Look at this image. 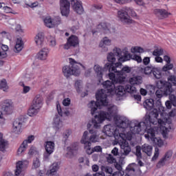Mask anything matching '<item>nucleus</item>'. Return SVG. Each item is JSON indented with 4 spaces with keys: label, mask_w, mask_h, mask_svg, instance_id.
Instances as JSON below:
<instances>
[{
    "label": "nucleus",
    "mask_w": 176,
    "mask_h": 176,
    "mask_svg": "<svg viewBox=\"0 0 176 176\" xmlns=\"http://www.w3.org/2000/svg\"><path fill=\"white\" fill-rule=\"evenodd\" d=\"M2 133H0V151L1 152H5L6 149V146H8V141L6 140H3Z\"/></svg>",
    "instance_id": "34"
},
{
    "label": "nucleus",
    "mask_w": 176,
    "mask_h": 176,
    "mask_svg": "<svg viewBox=\"0 0 176 176\" xmlns=\"http://www.w3.org/2000/svg\"><path fill=\"white\" fill-rule=\"evenodd\" d=\"M112 81L107 80L102 83L104 89H107V93H112L115 90V93L120 97H123L126 93H130L131 94L135 93V87L131 85H126L124 87L122 85H117L118 83H123L126 80V77H122L119 76L116 78L111 79Z\"/></svg>",
    "instance_id": "3"
},
{
    "label": "nucleus",
    "mask_w": 176,
    "mask_h": 176,
    "mask_svg": "<svg viewBox=\"0 0 176 176\" xmlns=\"http://www.w3.org/2000/svg\"><path fill=\"white\" fill-rule=\"evenodd\" d=\"M87 138L89 142H97L98 141L97 131H94V129L89 130V132H88L87 134Z\"/></svg>",
    "instance_id": "26"
},
{
    "label": "nucleus",
    "mask_w": 176,
    "mask_h": 176,
    "mask_svg": "<svg viewBox=\"0 0 176 176\" xmlns=\"http://www.w3.org/2000/svg\"><path fill=\"white\" fill-rule=\"evenodd\" d=\"M107 160L108 163L112 164V163H116V159L113 157V155L111 154H109L108 156L107 157Z\"/></svg>",
    "instance_id": "54"
},
{
    "label": "nucleus",
    "mask_w": 176,
    "mask_h": 176,
    "mask_svg": "<svg viewBox=\"0 0 176 176\" xmlns=\"http://www.w3.org/2000/svg\"><path fill=\"white\" fill-rule=\"evenodd\" d=\"M57 170H58V164L57 163H54L51 166L50 173L51 175H54L57 173Z\"/></svg>",
    "instance_id": "45"
},
{
    "label": "nucleus",
    "mask_w": 176,
    "mask_h": 176,
    "mask_svg": "<svg viewBox=\"0 0 176 176\" xmlns=\"http://www.w3.org/2000/svg\"><path fill=\"white\" fill-rule=\"evenodd\" d=\"M40 109H37L34 106H31L28 110L29 116H34V115H36L39 112Z\"/></svg>",
    "instance_id": "39"
},
{
    "label": "nucleus",
    "mask_w": 176,
    "mask_h": 176,
    "mask_svg": "<svg viewBox=\"0 0 176 176\" xmlns=\"http://www.w3.org/2000/svg\"><path fill=\"white\" fill-rule=\"evenodd\" d=\"M0 89L3 91H6V90L9 89V86H8V82L6 79H3L0 81Z\"/></svg>",
    "instance_id": "40"
},
{
    "label": "nucleus",
    "mask_w": 176,
    "mask_h": 176,
    "mask_svg": "<svg viewBox=\"0 0 176 176\" xmlns=\"http://www.w3.org/2000/svg\"><path fill=\"white\" fill-rule=\"evenodd\" d=\"M154 14L156 15L159 19H164L166 17H168V16H170L171 14L167 12L166 10L155 9L154 10Z\"/></svg>",
    "instance_id": "25"
},
{
    "label": "nucleus",
    "mask_w": 176,
    "mask_h": 176,
    "mask_svg": "<svg viewBox=\"0 0 176 176\" xmlns=\"http://www.w3.org/2000/svg\"><path fill=\"white\" fill-rule=\"evenodd\" d=\"M54 127L56 130H60L63 127V122H61L58 119H56L54 122Z\"/></svg>",
    "instance_id": "53"
},
{
    "label": "nucleus",
    "mask_w": 176,
    "mask_h": 176,
    "mask_svg": "<svg viewBox=\"0 0 176 176\" xmlns=\"http://www.w3.org/2000/svg\"><path fill=\"white\" fill-rule=\"evenodd\" d=\"M119 67H122V63L117 62L115 64V66L106 63V68L109 69V79H115L116 78H119V76L123 77V74H130L131 72V68L128 66L124 67L122 69H118Z\"/></svg>",
    "instance_id": "6"
},
{
    "label": "nucleus",
    "mask_w": 176,
    "mask_h": 176,
    "mask_svg": "<svg viewBox=\"0 0 176 176\" xmlns=\"http://www.w3.org/2000/svg\"><path fill=\"white\" fill-rule=\"evenodd\" d=\"M28 155H39V152H38V150H36V147L32 146L29 150Z\"/></svg>",
    "instance_id": "48"
},
{
    "label": "nucleus",
    "mask_w": 176,
    "mask_h": 176,
    "mask_svg": "<svg viewBox=\"0 0 176 176\" xmlns=\"http://www.w3.org/2000/svg\"><path fill=\"white\" fill-rule=\"evenodd\" d=\"M24 46V43L23 42V39L20 37L16 38V45L14 46V51L15 53H20L21 50H23V47Z\"/></svg>",
    "instance_id": "29"
},
{
    "label": "nucleus",
    "mask_w": 176,
    "mask_h": 176,
    "mask_svg": "<svg viewBox=\"0 0 176 176\" xmlns=\"http://www.w3.org/2000/svg\"><path fill=\"white\" fill-rule=\"evenodd\" d=\"M41 166V161L39 158L36 157L33 160V166L32 168H38Z\"/></svg>",
    "instance_id": "52"
},
{
    "label": "nucleus",
    "mask_w": 176,
    "mask_h": 176,
    "mask_svg": "<svg viewBox=\"0 0 176 176\" xmlns=\"http://www.w3.org/2000/svg\"><path fill=\"white\" fill-rule=\"evenodd\" d=\"M151 141L155 144V145H157L160 148H162L163 146V140L160 138H154L153 139H151Z\"/></svg>",
    "instance_id": "41"
},
{
    "label": "nucleus",
    "mask_w": 176,
    "mask_h": 176,
    "mask_svg": "<svg viewBox=\"0 0 176 176\" xmlns=\"http://www.w3.org/2000/svg\"><path fill=\"white\" fill-rule=\"evenodd\" d=\"M70 64L69 65H66L63 68V72L66 76V78H69L71 75H74V76H79L80 74V69L79 68V65L74 59L69 58Z\"/></svg>",
    "instance_id": "8"
},
{
    "label": "nucleus",
    "mask_w": 176,
    "mask_h": 176,
    "mask_svg": "<svg viewBox=\"0 0 176 176\" xmlns=\"http://www.w3.org/2000/svg\"><path fill=\"white\" fill-rule=\"evenodd\" d=\"M152 146L149 144H144L142 146V151L144 153L147 155V156H151L152 155Z\"/></svg>",
    "instance_id": "33"
},
{
    "label": "nucleus",
    "mask_w": 176,
    "mask_h": 176,
    "mask_svg": "<svg viewBox=\"0 0 176 176\" xmlns=\"http://www.w3.org/2000/svg\"><path fill=\"white\" fill-rule=\"evenodd\" d=\"M159 154H160L159 148H155L154 155L152 157L153 162L157 160V157H159Z\"/></svg>",
    "instance_id": "57"
},
{
    "label": "nucleus",
    "mask_w": 176,
    "mask_h": 176,
    "mask_svg": "<svg viewBox=\"0 0 176 176\" xmlns=\"http://www.w3.org/2000/svg\"><path fill=\"white\" fill-rule=\"evenodd\" d=\"M54 146H55L54 142H52V141L46 142L45 146L46 152H47L48 153H53V152H54Z\"/></svg>",
    "instance_id": "32"
},
{
    "label": "nucleus",
    "mask_w": 176,
    "mask_h": 176,
    "mask_svg": "<svg viewBox=\"0 0 176 176\" xmlns=\"http://www.w3.org/2000/svg\"><path fill=\"white\" fill-rule=\"evenodd\" d=\"M142 62L144 65H148L151 63V58L148 56L144 57Z\"/></svg>",
    "instance_id": "62"
},
{
    "label": "nucleus",
    "mask_w": 176,
    "mask_h": 176,
    "mask_svg": "<svg viewBox=\"0 0 176 176\" xmlns=\"http://www.w3.org/2000/svg\"><path fill=\"white\" fill-rule=\"evenodd\" d=\"M126 132V133H119V131L116 128L111 124H108L104 126L103 133L108 137H112L113 135L115 141L117 144H120L121 148L122 156H129L130 152H131V146L126 141H131L133 138V134H134L130 129L122 128Z\"/></svg>",
    "instance_id": "2"
},
{
    "label": "nucleus",
    "mask_w": 176,
    "mask_h": 176,
    "mask_svg": "<svg viewBox=\"0 0 176 176\" xmlns=\"http://www.w3.org/2000/svg\"><path fill=\"white\" fill-rule=\"evenodd\" d=\"M48 42L51 47H54V46L57 45V42L56 41V38L52 36H50V38H48Z\"/></svg>",
    "instance_id": "51"
},
{
    "label": "nucleus",
    "mask_w": 176,
    "mask_h": 176,
    "mask_svg": "<svg viewBox=\"0 0 176 176\" xmlns=\"http://www.w3.org/2000/svg\"><path fill=\"white\" fill-rule=\"evenodd\" d=\"M27 123V118L24 116H21L19 118H16L13 122L12 131L15 134H21L23 131V126L25 125Z\"/></svg>",
    "instance_id": "11"
},
{
    "label": "nucleus",
    "mask_w": 176,
    "mask_h": 176,
    "mask_svg": "<svg viewBox=\"0 0 176 176\" xmlns=\"http://www.w3.org/2000/svg\"><path fill=\"white\" fill-rule=\"evenodd\" d=\"M69 135H71V131L66 130L63 133V138L66 140L69 137Z\"/></svg>",
    "instance_id": "63"
},
{
    "label": "nucleus",
    "mask_w": 176,
    "mask_h": 176,
    "mask_svg": "<svg viewBox=\"0 0 176 176\" xmlns=\"http://www.w3.org/2000/svg\"><path fill=\"white\" fill-rule=\"evenodd\" d=\"M27 141H23L20 147L19 148L17 151V155L18 156H21L25 152V151H27Z\"/></svg>",
    "instance_id": "35"
},
{
    "label": "nucleus",
    "mask_w": 176,
    "mask_h": 176,
    "mask_svg": "<svg viewBox=\"0 0 176 176\" xmlns=\"http://www.w3.org/2000/svg\"><path fill=\"white\" fill-rule=\"evenodd\" d=\"M44 23L48 28H54V27L60 25L61 23V18L60 16H56L54 18L47 16L44 19Z\"/></svg>",
    "instance_id": "13"
},
{
    "label": "nucleus",
    "mask_w": 176,
    "mask_h": 176,
    "mask_svg": "<svg viewBox=\"0 0 176 176\" xmlns=\"http://www.w3.org/2000/svg\"><path fill=\"white\" fill-rule=\"evenodd\" d=\"M169 100L171 102L172 105L176 107V96L170 94H169Z\"/></svg>",
    "instance_id": "55"
},
{
    "label": "nucleus",
    "mask_w": 176,
    "mask_h": 176,
    "mask_svg": "<svg viewBox=\"0 0 176 176\" xmlns=\"http://www.w3.org/2000/svg\"><path fill=\"white\" fill-rule=\"evenodd\" d=\"M69 8H71V3L68 0H60V9L62 16L68 17L69 14Z\"/></svg>",
    "instance_id": "15"
},
{
    "label": "nucleus",
    "mask_w": 176,
    "mask_h": 176,
    "mask_svg": "<svg viewBox=\"0 0 176 176\" xmlns=\"http://www.w3.org/2000/svg\"><path fill=\"white\" fill-rule=\"evenodd\" d=\"M141 151H142V147L140 146H137L135 147V156L138 159H142V153H141Z\"/></svg>",
    "instance_id": "43"
},
{
    "label": "nucleus",
    "mask_w": 176,
    "mask_h": 176,
    "mask_svg": "<svg viewBox=\"0 0 176 176\" xmlns=\"http://www.w3.org/2000/svg\"><path fill=\"white\" fill-rule=\"evenodd\" d=\"M34 41L38 47H42V46H43V42L45 41V35H43V33L37 34Z\"/></svg>",
    "instance_id": "28"
},
{
    "label": "nucleus",
    "mask_w": 176,
    "mask_h": 176,
    "mask_svg": "<svg viewBox=\"0 0 176 176\" xmlns=\"http://www.w3.org/2000/svg\"><path fill=\"white\" fill-rule=\"evenodd\" d=\"M129 83L132 86H138L142 83V77L140 76H133L129 78Z\"/></svg>",
    "instance_id": "27"
},
{
    "label": "nucleus",
    "mask_w": 176,
    "mask_h": 176,
    "mask_svg": "<svg viewBox=\"0 0 176 176\" xmlns=\"http://www.w3.org/2000/svg\"><path fill=\"white\" fill-rule=\"evenodd\" d=\"M43 104V98H42L41 95H36L32 101V105L34 106V108L41 109V108H42Z\"/></svg>",
    "instance_id": "23"
},
{
    "label": "nucleus",
    "mask_w": 176,
    "mask_h": 176,
    "mask_svg": "<svg viewBox=\"0 0 176 176\" xmlns=\"http://www.w3.org/2000/svg\"><path fill=\"white\" fill-rule=\"evenodd\" d=\"M89 134V132L85 131L81 140V144H84L85 145V149L86 151V153L87 155H91L94 151V148L91 149V142L89 141V138H87V135Z\"/></svg>",
    "instance_id": "14"
},
{
    "label": "nucleus",
    "mask_w": 176,
    "mask_h": 176,
    "mask_svg": "<svg viewBox=\"0 0 176 176\" xmlns=\"http://www.w3.org/2000/svg\"><path fill=\"white\" fill-rule=\"evenodd\" d=\"M145 51L141 47H133L131 48V53H144Z\"/></svg>",
    "instance_id": "49"
},
{
    "label": "nucleus",
    "mask_w": 176,
    "mask_h": 176,
    "mask_svg": "<svg viewBox=\"0 0 176 176\" xmlns=\"http://www.w3.org/2000/svg\"><path fill=\"white\" fill-rule=\"evenodd\" d=\"M155 68V66L153 65H149L144 68V74L145 75H150V74H152L153 72V69Z\"/></svg>",
    "instance_id": "47"
},
{
    "label": "nucleus",
    "mask_w": 176,
    "mask_h": 176,
    "mask_svg": "<svg viewBox=\"0 0 176 176\" xmlns=\"http://www.w3.org/2000/svg\"><path fill=\"white\" fill-rule=\"evenodd\" d=\"M152 74L155 79H160V78H162V70H160L159 67H156L154 66Z\"/></svg>",
    "instance_id": "36"
},
{
    "label": "nucleus",
    "mask_w": 176,
    "mask_h": 176,
    "mask_svg": "<svg viewBox=\"0 0 176 176\" xmlns=\"http://www.w3.org/2000/svg\"><path fill=\"white\" fill-rule=\"evenodd\" d=\"M99 30H102L103 31H111V28H109V23H101L98 25Z\"/></svg>",
    "instance_id": "38"
},
{
    "label": "nucleus",
    "mask_w": 176,
    "mask_h": 176,
    "mask_svg": "<svg viewBox=\"0 0 176 176\" xmlns=\"http://www.w3.org/2000/svg\"><path fill=\"white\" fill-rule=\"evenodd\" d=\"M129 12H132V16H136L135 12H133L131 9L127 8L118 12V16L122 23H126L127 24L133 23V20H131V18L129 16Z\"/></svg>",
    "instance_id": "10"
},
{
    "label": "nucleus",
    "mask_w": 176,
    "mask_h": 176,
    "mask_svg": "<svg viewBox=\"0 0 176 176\" xmlns=\"http://www.w3.org/2000/svg\"><path fill=\"white\" fill-rule=\"evenodd\" d=\"M146 131L147 134H145L144 136L146 138L149 140H153L156 137V133L157 132V126H152V124L147 125V129L144 131ZM140 133H144V131H141Z\"/></svg>",
    "instance_id": "18"
},
{
    "label": "nucleus",
    "mask_w": 176,
    "mask_h": 176,
    "mask_svg": "<svg viewBox=\"0 0 176 176\" xmlns=\"http://www.w3.org/2000/svg\"><path fill=\"white\" fill-rule=\"evenodd\" d=\"M120 54H122V50H120V48L115 47L112 52H109L107 54V60L109 61L107 64H110V65L115 67V65L116 64V58L119 60Z\"/></svg>",
    "instance_id": "12"
},
{
    "label": "nucleus",
    "mask_w": 176,
    "mask_h": 176,
    "mask_svg": "<svg viewBox=\"0 0 176 176\" xmlns=\"http://www.w3.org/2000/svg\"><path fill=\"white\" fill-rule=\"evenodd\" d=\"M164 50L162 48H157L153 52V56H163Z\"/></svg>",
    "instance_id": "46"
},
{
    "label": "nucleus",
    "mask_w": 176,
    "mask_h": 176,
    "mask_svg": "<svg viewBox=\"0 0 176 176\" xmlns=\"http://www.w3.org/2000/svg\"><path fill=\"white\" fill-rule=\"evenodd\" d=\"M130 60H131V54L126 50H122L118 58V63H124V61H130Z\"/></svg>",
    "instance_id": "22"
},
{
    "label": "nucleus",
    "mask_w": 176,
    "mask_h": 176,
    "mask_svg": "<svg viewBox=\"0 0 176 176\" xmlns=\"http://www.w3.org/2000/svg\"><path fill=\"white\" fill-rule=\"evenodd\" d=\"M1 49L3 52L0 51V58H5L7 57L8 54H6V52L9 50V47L6 45H2Z\"/></svg>",
    "instance_id": "37"
},
{
    "label": "nucleus",
    "mask_w": 176,
    "mask_h": 176,
    "mask_svg": "<svg viewBox=\"0 0 176 176\" xmlns=\"http://www.w3.org/2000/svg\"><path fill=\"white\" fill-rule=\"evenodd\" d=\"M79 45V38L75 35H72L67 38V43L64 45V49L68 50L71 47H76Z\"/></svg>",
    "instance_id": "16"
},
{
    "label": "nucleus",
    "mask_w": 176,
    "mask_h": 176,
    "mask_svg": "<svg viewBox=\"0 0 176 176\" xmlns=\"http://www.w3.org/2000/svg\"><path fill=\"white\" fill-rule=\"evenodd\" d=\"M164 61H165L166 64L162 67V71L170 74L169 71L174 68V64L171 63V58L168 55H165L164 56Z\"/></svg>",
    "instance_id": "21"
},
{
    "label": "nucleus",
    "mask_w": 176,
    "mask_h": 176,
    "mask_svg": "<svg viewBox=\"0 0 176 176\" xmlns=\"http://www.w3.org/2000/svg\"><path fill=\"white\" fill-rule=\"evenodd\" d=\"M25 78L26 79V80L28 82L29 80H32V79H34V74L32 73H27L25 75Z\"/></svg>",
    "instance_id": "58"
},
{
    "label": "nucleus",
    "mask_w": 176,
    "mask_h": 176,
    "mask_svg": "<svg viewBox=\"0 0 176 176\" xmlns=\"http://www.w3.org/2000/svg\"><path fill=\"white\" fill-rule=\"evenodd\" d=\"M172 157H173V151H167L165 153L164 156L162 158H161L158 162V163L157 164V167L158 168H160L166 166V164H168L170 160L171 159Z\"/></svg>",
    "instance_id": "17"
},
{
    "label": "nucleus",
    "mask_w": 176,
    "mask_h": 176,
    "mask_svg": "<svg viewBox=\"0 0 176 176\" xmlns=\"http://www.w3.org/2000/svg\"><path fill=\"white\" fill-rule=\"evenodd\" d=\"M156 86L158 89L155 91V95L157 98H162L163 96L167 97V96H170L173 91V85H171L170 82L159 80L156 81Z\"/></svg>",
    "instance_id": "7"
},
{
    "label": "nucleus",
    "mask_w": 176,
    "mask_h": 176,
    "mask_svg": "<svg viewBox=\"0 0 176 176\" xmlns=\"http://www.w3.org/2000/svg\"><path fill=\"white\" fill-rule=\"evenodd\" d=\"M168 82H171L173 83V86H176V76L173 75L169 76V78H168Z\"/></svg>",
    "instance_id": "56"
},
{
    "label": "nucleus",
    "mask_w": 176,
    "mask_h": 176,
    "mask_svg": "<svg viewBox=\"0 0 176 176\" xmlns=\"http://www.w3.org/2000/svg\"><path fill=\"white\" fill-rule=\"evenodd\" d=\"M34 140H35V137L34 135L28 136V139L24 140L26 141V146H28V144H31Z\"/></svg>",
    "instance_id": "60"
},
{
    "label": "nucleus",
    "mask_w": 176,
    "mask_h": 176,
    "mask_svg": "<svg viewBox=\"0 0 176 176\" xmlns=\"http://www.w3.org/2000/svg\"><path fill=\"white\" fill-rule=\"evenodd\" d=\"M155 107L157 111H164V107L162 105V101L160 99L157 100L155 102Z\"/></svg>",
    "instance_id": "50"
},
{
    "label": "nucleus",
    "mask_w": 176,
    "mask_h": 176,
    "mask_svg": "<svg viewBox=\"0 0 176 176\" xmlns=\"http://www.w3.org/2000/svg\"><path fill=\"white\" fill-rule=\"evenodd\" d=\"M2 109L6 115H12L14 109V106L13 105V102H12V101L10 100H5Z\"/></svg>",
    "instance_id": "19"
},
{
    "label": "nucleus",
    "mask_w": 176,
    "mask_h": 176,
    "mask_svg": "<svg viewBox=\"0 0 176 176\" xmlns=\"http://www.w3.org/2000/svg\"><path fill=\"white\" fill-rule=\"evenodd\" d=\"M47 54H49V50L47 48H43L38 53V59L46 60L47 58Z\"/></svg>",
    "instance_id": "31"
},
{
    "label": "nucleus",
    "mask_w": 176,
    "mask_h": 176,
    "mask_svg": "<svg viewBox=\"0 0 176 176\" xmlns=\"http://www.w3.org/2000/svg\"><path fill=\"white\" fill-rule=\"evenodd\" d=\"M71 1L72 8L78 14H82L84 12L83 6H82V3L78 0H69Z\"/></svg>",
    "instance_id": "20"
},
{
    "label": "nucleus",
    "mask_w": 176,
    "mask_h": 176,
    "mask_svg": "<svg viewBox=\"0 0 176 176\" xmlns=\"http://www.w3.org/2000/svg\"><path fill=\"white\" fill-rule=\"evenodd\" d=\"M28 166V161H19L16 162L14 175L11 172H6L3 176H24V169Z\"/></svg>",
    "instance_id": "9"
},
{
    "label": "nucleus",
    "mask_w": 176,
    "mask_h": 176,
    "mask_svg": "<svg viewBox=\"0 0 176 176\" xmlns=\"http://www.w3.org/2000/svg\"><path fill=\"white\" fill-rule=\"evenodd\" d=\"M107 64L104 65V69H102L100 65H96L94 67V69L95 71V74H96L97 78H98L99 80H101L102 79V72L104 71H109V69H107L106 67Z\"/></svg>",
    "instance_id": "24"
},
{
    "label": "nucleus",
    "mask_w": 176,
    "mask_h": 176,
    "mask_svg": "<svg viewBox=\"0 0 176 176\" xmlns=\"http://www.w3.org/2000/svg\"><path fill=\"white\" fill-rule=\"evenodd\" d=\"M106 109L107 111H101L98 115L94 116V119L92 120V124L94 129H98L101 122L105 119L109 120L118 113V107L115 105H109L106 107Z\"/></svg>",
    "instance_id": "4"
},
{
    "label": "nucleus",
    "mask_w": 176,
    "mask_h": 176,
    "mask_svg": "<svg viewBox=\"0 0 176 176\" xmlns=\"http://www.w3.org/2000/svg\"><path fill=\"white\" fill-rule=\"evenodd\" d=\"M102 42L103 45H105L106 46H109L111 45V40H109V38L107 37L103 38Z\"/></svg>",
    "instance_id": "59"
},
{
    "label": "nucleus",
    "mask_w": 176,
    "mask_h": 176,
    "mask_svg": "<svg viewBox=\"0 0 176 176\" xmlns=\"http://www.w3.org/2000/svg\"><path fill=\"white\" fill-rule=\"evenodd\" d=\"M111 153L113 155V156H119V148L114 147L111 151Z\"/></svg>",
    "instance_id": "61"
},
{
    "label": "nucleus",
    "mask_w": 176,
    "mask_h": 176,
    "mask_svg": "<svg viewBox=\"0 0 176 176\" xmlns=\"http://www.w3.org/2000/svg\"><path fill=\"white\" fill-rule=\"evenodd\" d=\"M131 60L136 61L138 64L142 63V58H141V56L137 55V54H131Z\"/></svg>",
    "instance_id": "44"
},
{
    "label": "nucleus",
    "mask_w": 176,
    "mask_h": 176,
    "mask_svg": "<svg viewBox=\"0 0 176 176\" xmlns=\"http://www.w3.org/2000/svg\"><path fill=\"white\" fill-rule=\"evenodd\" d=\"M143 106L147 111H151V109H153V107H155V100L152 98L146 99L143 102Z\"/></svg>",
    "instance_id": "30"
},
{
    "label": "nucleus",
    "mask_w": 176,
    "mask_h": 176,
    "mask_svg": "<svg viewBox=\"0 0 176 176\" xmlns=\"http://www.w3.org/2000/svg\"><path fill=\"white\" fill-rule=\"evenodd\" d=\"M23 93L24 94H27V93H28V91H30V90H31V88L29 86H25V85H24V84H23Z\"/></svg>",
    "instance_id": "64"
},
{
    "label": "nucleus",
    "mask_w": 176,
    "mask_h": 176,
    "mask_svg": "<svg viewBox=\"0 0 176 176\" xmlns=\"http://www.w3.org/2000/svg\"><path fill=\"white\" fill-rule=\"evenodd\" d=\"M158 116L159 111H157V109H154L149 113L145 115L144 120L142 122H130L124 116H117L115 117V123L117 127H120V129H129L133 134H140L141 131H145L148 129L147 126L162 124L163 120L158 119Z\"/></svg>",
    "instance_id": "1"
},
{
    "label": "nucleus",
    "mask_w": 176,
    "mask_h": 176,
    "mask_svg": "<svg viewBox=\"0 0 176 176\" xmlns=\"http://www.w3.org/2000/svg\"><path fill=\"white\" fill-rule=\"evenodd\" d=\"M101 168H102L101 173H106V174H112V173H113V170L111 166H102Z\"/></svg>",
    "instance_id": "42"
},
{
    "label": "nucleus",
    "mask_w": 176,
    "mask_h": 176,
    "mask_svg": "<svg viewBox=\"0 0 176 176\" xmlns=\"http://www.w3.org/2000/svg\"><path fill=\"white\" fill-rule=\"evenodd\" d=\"M97 101L92 100L88 104L89 108H91V115L96 113L97 109H101V107H107L108 105V96L105 94V90L101 89L96 94Z\"/></svg>",
    "instance_id": "5"
}]
</instances>
